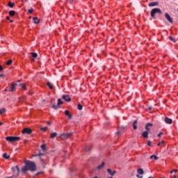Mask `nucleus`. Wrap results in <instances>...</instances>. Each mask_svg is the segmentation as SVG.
<instances>
[{
  "label": "nucleus",
  "instance_id": "nucleus-35",
  "mask_svg": "<svg viewBox=\"0 0 178 178\" xmlns=\"http://www.w3.org/2000/svg\"><path fill=\"white\" fill-rule=\"evenodd\" d=\"M70 114V113L69 112V111L66 110V111H65V116H68Z\"/></svg>",
  "mask_w": 178,
  "mask_h": 178
},
{
  "label": "nucleus",
  "instance_id": "nucleus-48",
  "mask_svg": "<svg viewBox=\"0 0 178 178\" xmlns=\"http://www.w3.org/2000/svg\"><path fill=\"white\" fill-rule=\"evenodd\" d=\"M4 74H0V77H4Z\"/></svg>",
  "mask_w": 178,
  "mask_h": 178
},
{
  "label": "nucleus",
  "instance_id": "nucleus-12",
  "mask_svg": "<svg viewBox=\"0 0 178 178\" xmlns=\"http://www.w3.org/2000/svg\"><path fill=\"white\" fill-rule=\"evenodd\" d=\"M16 86H17V83H12L11 84V88L10 89V92H13L15 90H16Z\"/></svg>",
  "mask_w": 178,
  "mask_h": 178
},
{
  "label": "nucleus",
  "instance_id": "nucleus-42",
  "mask_svg": "<svg viewBox=\"0 0 178 178\" xmlns=\"http://www.w3.org/2000/svg\"><path fill=\"white\" fill-rule=\"evenodd\" d=\"M147 145H148L149 147H151V140H149V141L147 142Z\"/></svg>",
  "mask_w": 178,
  "mask_h": 178
},
{
  "label": "nucleus",
  "instance_id": "nucleus-38",
  "mask_svg": "<svg viewBox=\"0 0 178 178\" xmlns=\"http://www.w3.org/2000/svg\"><path fill=\"white\" fill-rule=\"evenodd\" d=\"M76 1H77V0H70V3H76Z\"/></svg>",
  "mask_w": 178,
  "mask_h": 178
},
{
  "label": "nucleus",
  "instance_id": "nucleus-34",
  "mask_svg": "<svg viewBox=\"0 0 178 178\" xmlns=\"http://www.w3.org/2000/svg\"><path fill=\"white\" fill-rule=\"evenodd\" d=\"M46 145H41V149H42V151H45V148H46Z\"/></svg>",
  "mask_w": 178,
  "mask_h": 178
},
{
  "label": "nucleus",
  "instance_id": "nucleus-3",
  "mask_svg": "<svg viewBox=\"0 0 178 178\" xmlns=\"http://www.w3.org/2000/svg\"><path fill=\"white\" fill-rule=\"evenodd\" d=\"M6 140L8 143H16V141H19V140H20V137H19V136H7V137H6Z\"/></svg>",
  "mask_w": 178,
  "mask_h": 178
},
{
  "label": "nucleus",
  "instance_id": "nucleus-30",
  "mask_svg": "<svg viewBox=\"0 0 178 178\" xmlns=\"http://www.w3.org/2000/svg\"><path fill=\"white\" fill-rule=\"evenodd\" d=\"M7 66H10L12 65V60H9L8 61L6 62Z\"/></svg>",
  "mask_w": 178,
  "mask_h": 178
},
{
  "label": "nucleus",
  "instance_id": "nucleus-1",
  "mask_svg": "<svg viewBox=\"0 0 178 178\" xmlns=\"http://www.w3.org/2000/svg\"><path fill=\"white\" fill-rule=\"evenodd\" d=\"M25 165L22 168V172L26 175L28 170L30 172H35V169H37V165L34 161L25 160L24 161Z\"/></svg>",
  "mask_w": 178,
  "mask_h": 178
},
{
  "label": "nucleus",
  "instance_id": "nucleus-57",
  "mask_svg": "<svg viewBox=\"0 0 178 178\" xmlns=\"http://www.w3.org/2000/svg\"><path fill=\"white\" fill-rule=\"evenodd\" d=\"M18 81V83H20V80H19V81Z\"/></svg>",
  "mask_w": 178,
  "mask_h": 178
},
{
  "label": "nucleus",
  "instance_id": "nucleus-11",
  "mask_svg": "<svg viewBox=\"0 0 178 178\" xmlns=\"http://www.w3.org/2000/svg\"><path fill=\"white\" fill-rule=\"evenodd\" d=\"M165 123H167V124H172V123H173V120H172L168 117H165Z\"/></svg>",
  "mask_w": 178,
  "mask_h": 178
},
{
  "label": "nucleus",
  "instance_id": "nucleus-59",
  "mask_svg": "<svg viewBox=\"0 0 178 178\" xmlns=\"http://www.w3.org/2000/svg\"><path fill=\"white\" fill-rule=\"evenodd\" d=\"M174 177H176V175H174Z\"/></svg>",
  "mask_w": 178,
  "mask_h": 178
},
{
  "label": "nucleus",
  "instance_id": "nucleus-44",
  "mask_svg": "<svg viewBox=\"0 0 178 178\" xmlns=\"http://www.w3.org/2000/svg\"><path fill=\"white\" fill-rule=\"evenodd\" d=\"M68 117V119H72V115L69 114L68 115H67Z\"/></svg>",
  "mask_w": 178,
  "mask_h": 178
},
{
  "label": "nucleus",
  "instance_id": "nucleus-56",
  "mask_svg": "<svg viewBox=\"0 0 178 178\" xmlns=\"http://www.w3.org/2000/svg\"><path fill=\"white\" fill-rule=\"evenodd\" d=\"M4 91H8V89L4 90Z\"/></svg>",
  "mask_w": 178,
  "mask_h": 178
},
{
  "label": "nucleus",
  "instance_id": "nucleus-25",
  "mask_svg": "<svg viewBox=\"0 0 178 178\" xmlns=\"http://www.w3.org/2000/svg\"><path fill=\"white\" fill-rule=\"evenodd\" d=\"M104 166H105V162H102V165H100L97 167V169H102V168H104Z\"/></svg>",
  "mask_w": 178,
  "mask_h": 178
},
{
  "label": "nucleus",
  "instance_id": "nucleus-6",
  "mask_svg": "<svg viewBox=\"0 0 178 178\" xmlns=\"http://www.w3.org/2000/svg\"><path fill=\"white\" fill-rule=\"evenodd\" d=\"M73 135V133L70 132V133H65L62 134L60 137L61 140H67L70 137H71Z\"/></svg>",
  "mask_w": 178,
  "mask_h": 178
},
{
  "label": "nucleus",
  "instance_id": "nucleus-53",
  "mask_svg": "<svg viewBox=\"0 0 178 178\" xmlns=\"http://www.w3.org/2000/svg\"><path fill=\"white\" fill-rule=\"evenodd\" d=\"M10 23H13V20H10Z\"/></svg>",
  "mask_w": 178,
  "mask_h": 178
},
{
  "label": "nucleus",
  "instance_id": "nucleus-17",
  "mask_svg": "<svg viewBox=\"0 0 178 178\" xmlns=\"http://www.w3.org/2000/svg\"><path fill=\"white\" fill-rule=\"evenodd\" d=\"M137 123H138L137 120H134L133 122V127L134 130H137Z\"/></svg>",
  "mask_w": 178,
  "mask_h": 178
},
{
  "label": "nucleus",
  "instance_id": "nucleus-52",
  "mask_svg": "<svg viewBox=\"0 0 178 178\" xmlns=\"http://www.w3.org/2000/svg\"><path fill=\"white\" fill-rule=\"evenodd\" d=\"M6 19L7 20H10V17H6Z\"/></svg>",
  "mask_w": 178,
  "mask_h": 178
},
{
  "label": "nucleus",
  "instance_id": "nucleus-28",
  "mask_svg": "<svg viewBox=\"0 0 178 178\" xmlns=\"http://www.w3.org/2000/svg\"><path fill=\"white\" fill-rule=\"evenodd\" d=\"M85 150L86 151V152H90L91 148H90V146H86Z\"/></svg>",
  "mask_w": 178,
  "mask_h": 178
},
{
  "label": "nucleus",
  "instance_id": "nucleus-27",
  "mask_svg": "<svg viewBox=\"0 0 178 178\" xmlns=\"http://www.w3.org/2000/svg\"><path fill=\"white\" fill-rule=\"evenodd\" d=\"M8 6L9 8H13V6H15V3H12V2H8Z\"/></svg>",
  "mask_w": 178,
  "mask_h": 178
},
{
  "label": "nucleus",
  "instance_id": "nucleus-14",
  "mask_svg": "<svg viewBox=\"0 0 178 178\" xmlns=\"http://www.w3.org/2000/svg\"><path fill=\"white\" fill-rule=\"evenodd\" d=\"M33 23H34L35 24H40V20H39L38 17H34L33 18Z\"/></svg>",
  "mask_w": 178,
  "mask_h": 178
},
{
  "label": "nucleus",
  "instance_id": "nucleus-51",
  "mask_svg": "<svg viewBox=\"0 0 178 178\" xmlns=\"http://www.w3.org/2000/svg\"><path fill=\"white\" fill-rule=\"evenodd\" d=\"M2 124H3V122H0V126H2Z\"/></svg>",
  "mask_w": 178,
  "mask_h": 178
},
{
  "label": "nucleus",
  "instance_id": "nucleus-54",
  "mask_svg": "<svg viewBox=\"0 0 178 178\" xmlns=\"http://www.w3.org/2000/svg\"><path fill=\"white\" fill-rule=\"evenodd\" d=\"M40 173H41V172H38V173L36 175V176H38V175H40Z\"/></svg>",
  "mask_w": 178,
  "mask_h": 178
},
{
  "label": "nucleus",
  "instance_id": "nucleus-5",
  "mask_svg": "<svg viewBox=\"0 0 178 178\" xmlns=\"http://www.w3.org/2000/svg\"><path fill=\"white\" fill-rule=\"evenodd\" d=\"M60 105H63V102L61 99H58L57 104H52L51 108H53V109H59V108H60Z\"/></svg>",
  "mask_w": 178,
  "mask_h": 178
},
{
  "label": "nucleus",
  "instance_id": "nucleus-31",
  "mask_svg": "<svg viewBox=\"0 0 178 178\" xmlns=\"http://www.w3.org/2000/svg\"><path fill=\"white\" fill-rule=\"evenodd\" d=\"M162 144H165V140H162L161 142H159V143L157 144V145H158V147H159V146L162 145Z\"/></svg>",
  "mask_w": 178,
  "mask_h": 178
},
{
  "label": "nucleus",
  "instance_id": "nucleus-8",
  "mask_svg": "<svg viewBox=\"0 0 178 178\" xmlns=\"http://www.w3.org/2000/svg\"><path fill=\"white\" fill-rule=\"evenodd\" d=\"M165 19H167L169 23H171V24L173 23V19H172V17H170V15L168 13L165 14Z\"/></svg>",
  "mask_w": 178,
  "mask_h": 178
},
{
  "label": "nucleus",
  "instance_id": "nucleus-45",
  "mask_svg": "<svg viewBox=\"0 0 178 178\" xmlns=\"http://www.w3.org/2000/svg\"><path fill=\"white\" fill-rule=\"evenodd\" d=\"M148 109H149V111H152V106H149Z\"/></svg>",
  "mask_w": 178,
  "mask_h": 178
},
{
  "label": "nucleus",
  "instance_id": "nucleus-15",
  "mask_svg": "<svg viewBox=\"0 0 178 178\" xmlns=\"http://www.w3.org/2000/svg\"><path fill=\"white\" fill-rule=\"evenodd\" d=\"M149 134V132L145 131L144 132L142 133V136L144 138H148V134Z\"/></svg>",
  "mask_w": 178,
  "mask_h": 178
},
{
  "label": "nucleus",
  "instance_id": "nucleus-21",
  "mask_svg": "<svg viewBox=\"0 0 178 178\" xmlns=\"http://www.w3.org/2000/svg\"><path fill=\"white\" fill-rule=\"evenodd\" d=\"M58 136V133L54 132L51 134V138H55Z\"/></svg>",
  "mask_w": 178,
  "mask_h": 178
},
{
  "label": "nucleus",
  "instance_id": "nucleus-23",
  "mask_svg": "<svg viewBox=\"0 0 178 178\" xmlns=\"http://www.w3.org/2000/svg\"><path fill=\"white\" fill-rule=\"evenodd\" d=\"M47 86H49V88H50V90H52V88H54V86H52V83H51V82H47Z\"/></svg>",
  "mask_w": 178,
  "mask_h": 178
},
{
  "label": "nucleus",
  "instance_id": "nucleus-2",
  "mask_svg": "<svg viewBox=\"0 0 178 178\" xmlns=\"http://www.w3.org/2000/svg\"><path fill=\"white\" fill-rule=\"evenodd\" d=\"M162 15V10L160 8H153L150 12L152 19H155V15Z\"/></svg>",
  "mask_w": 178,
  "mask_h": 178
},
{
  "label": "nucleus",
  "instance_id": "nucleus-24",
  "mask_svg": "<svg viewBox=\"0 0 178 178\" xmlns=\"http://www.w3.org/2000/svg\"><path fill=\"white\" fill-rule=\"evenodd\" d=\"M5 112H6V108H3L0 109V115L5 113Z\"/></svg>",
  "mask_w": 178,
  "mask_h": 178
},
{
  "label": "nucleus",
  "instance_id": "nucleus-46",
  "mask_svg": "<svg viewBox=\"0 0 178 178\" xmlns=\"http://www.w3.org/2000/svg\"><path fill=\"white\" fill-rule=\"evenodd\" d=\"M115 134H116V136H119V134H120V131H117V132L115 133Z\"/></svg>",
  "mask_w": 178,
  "mask_h": 178
},
{
  "label": "nucleus",
  "instance_id": "nucleus-18",
  "mask_svg": "<svg viewBox=\"0 0 178 178\" xmlns=\"http://www.w3.org/2000/svg\"><path fill=\"white\" fill-rule=\"evenodd\" d=\"M149 159H155V161H158V159H159V157H158L156 155H152V156H150Z\"/></svg>",
  "mask_w": 178,
  "mask_h": 178
},
{
  "label": "nucleus",
  "instance_id": "nucleus-37",
  "mask_svg": "<svg viewBox=\"0 0 178 178\" xmlns=\"http://www.w3.org/2000/svg\"><path fill=\"white\" fill-rule=\"evenodd\" d=\"M29 13H33L34 12V9L31 8L30 10H28Z\"/></svg>",
  "mask_w": 178,
  "mask_h": 178
},
{
  "label": "nucleus",
  "instance_id": "nucleus-32",
  "mask_svg": "<svg viewBox=\"0 0 178 178\" xmlns=\"http://www.w3.org/2000/svg\"><path fill=\"white\" fill-rule=\"evenodd\" d=\"M31 55L33 58H37V56H38V54H37V53H32Z\"/></svg>",
  "mask_w": 178,
  "mask_h": 178
},
{
  "label": "nucleus",
  "instance_id": "nucleus-60",
  "mask_svg": "<svg viewBox=\"0 0 178 178\" xmlns=\"http://www.w3.org/2000/svg\"><path fill=\"white\" fill-rule=\"evenodd\" d=\"M150 1H154V0H150Z\"/></svg>",
  "mask_w": 178,
  "mask_h": 178
},
{
  "label": "nucleus",
  "instance_id": "nucleus-22",
  "mask_svg": "<svg viewBox=\"0 0 178 178\" xmlns=\"http://www.w3.org/2000/svg\"><path fill=\"white\" fill-rule=\"evenodd\" d=\"M3 158H4V159H9V158H10V156H8V154L4 153L3 154Z\"/></svg>",
  "mask_w": 178,
  "mask_h": 178
},
{
  "label": "nucleus",
  "instance_id": "nucleus-4",
  "mask_svg": "<svg viewBox=\"0 0 178 178\" xmlns=\"http://www.w3.org/2000/svg\"><path fill=\"white\" fill-rule=\"evenodd\" d=\"M11 169L13 170V177H18L20 173V169L19 168V166L16 165L15 167H13Z\"/></svg>",
  "mask_w": 178,
  "mask_h": 178
},
{
  "label": "nucleus",
  "instance_id": "nucleus-19",
  "mask_svg": "<svg viewBox=\"0 0 178 178\" xmlns=\"http://www.w3.org/2000/svg\"><path fill=\"white\" fill-rule=\"evenodd\" d=\"M137 172L138 173V175H144V170H143V168H138Z\"/></svg>",
  "mask_w": 178,
  "mask_h": 178
},
{
  "label": "nucleus",
  "instance_id": "nucleus-40",
  "mask_svg": "<svg viewBox=\"0 0 178 178\" xmlns=\"http://www.w3.org/2000/svg\"><path fill=\"white\" fill-rule=\"evenodd\" d=\"M163 135V132H160L158 134L157 137H161V136Z\"/></svg>",
  "mask_w": 178,
  "mask_h": 178
},
{
  "label": "nucleus",
  "instance_id": "nucleus-58",
  "mask_svg": "<svg viewBox=\"0 0 178 178\" xmlns=\"http://www.w3.org/2000/svg\"><path fill=\"white\" fill-rule=\"evenodd\" d=\"M94 178H98V177H95Z\"/></svg>",
  "mask_w": 178,
  "mask_h": 178
},
{
  "label": "nucleus",
  "instance_id": "nucleus-13",
  "mask_svg": "<svg viewBox=\"0 0 178 178\" xmlns=\"http://www.w3.org/2000/svg\"><path fill=\"white\" fill-rule=\"evenodd\" d=\"M158 5H159V3L158 1H154V2L149 3L148 4V6H149V7L158 6Z\"/></svg>",
  "mask_w": 178,
  "mask_h": 178
},
{
  "label": "nucleus",
  "instance_id": "nucleus-20",
  "mask_svg": "<svg viewBox=\"0 0 178 178\" xmlns=\"http://www.w3.org/2000/svg\"><path fill=\"white\" fill-rule=\"evenodd\" d=\"M8 13H9L10 16H14L15 15H16V11H15V10H10Z\"/></svg>",
  "mask_w": 178,
  "mask_h": 178
},
{
  "label": "nucleus",
  "instance_id": "nucleus-47",
  "mask_svg": "<svg viewBox=\"0 0 178 178\" xmlns=\"http://www.w3.org/2000/svg\"><path fill=\"white\" fill-rule=\"evenodd\" d=\"M136 177L143 178V176H140L139 175H136Z\"/></svg>",
  "mask_w": 178,
  "mask_h": 178
},
{
  "label": "nucleus",
  "instance_id": "nucleus-9",
  "mask_svg": "<svg viewBox=\"0 0 178 178\" xmlns=\"http://www.w3.org/2000/svg\"><path fill=\"white\" fill-rule=\"evenodd\" d=\"M62 98L63 99H65V101H67V102H70L72 101V98H70L67 95H63Z\"/></svg>",
  "mask_w": 178,
  "mask_h": 178
},
{
  "label": "nucleus",
  "instance_id": "nucleus-29",
  "mask_svg": "<svg viewBox=\"0 0 178 178\" xmlns=\"http://www.w3.org/2000/svg\"><path fill=\"white\" fill-rule=\"evenodd\" d=\"M77 108H78L79 111H81L83 109V105L79 104H78Z\"/></svg>",
  "mask_w": 178,
  "mask_h": 178
},
{
  "label": "nucleus",
  "instance_id": "nucleus-36",
  "mask_svg": "<svg viewBox=\"0 0 178 178\" xmlns=\"http://www.w3.org/2000/svg\"><path fill=\"white\" fill-rule=\"evenodd\" d=\"M170 40L171 41H172L173 42H176V39H175V38H172V37H170Z\"/></svg>",
  "mask_w": 178,
  "mask_h": 178
},
{
  "label": "nucleus",
  "instance_id": "nucleus-55",
  "mask_svg": "<svg viewBox=\"0 0 178 178\" xmlns=\"http://www.w3.org/2000/svg\"><path fill=\"white\" fill-rule=\"evenodd\" d=\"M12 177H7V178H12Z\"/></svg>",
  "mask_w": 178,
  "mask_h": 178
},
{
  "label": "nucleus",
  "instance_id": "nucleus-10",
  "mask_svg": "<svg viewBox=\"0 0 178 178\" xmlns=\"http://www.w3.org/2000/svg\"><path fill=\"white\" fill-rule=\"evenodd\" d=\"M107 172H108V175H110V176H115V175L116 174V170L112 171V170H111V168H108Z\"/></svg>",
  "mask_w": 178,
  "mask_h": 178
},
{
  "label": "nucleus",
  "instance_id": "nucleus-41",
  "mask_svg": "<svg viewBox=\"0 0 178 178\" xmlns=\"http://www.w3.org/2000/svg\"><path fill=\"white\" fill-rule=\"evenodd\" d=\"M173 172H175V173H177V170H171L170 173L172 174Z\"/></svg>",
  "mask_w": 178,
  "mask_h": 178
},
{
  "label": "nucleus",
  "instance_id": "nucleus-7",
  "mask_svg": "<svg viewBox=\"0 0 178 178\" xmlns=\"http://www.w3.org/2000/svg\"><path fill=\"white\" fill-rule=\"evenodd\" d=\"M22 133V134H31V133H33V130L30 128H24Z\"/></svg>",
  "mask_w": 178,
  "mask_h": 178
},
{
  "label": "nucleus",
  "instance_id": "nucleus-43",
  "mask_svg": "<svg viewBox=\"0 0 178 178\" xmlns=\"http://www.w3.org/2000/svg\"><path fill=\"white\" fill-rule=\"evenodd\" d=\"M41 155H44V154H35V156H41Z\"/></svg>",
  "mask_w": 178,
  "mask_h": 178
},
{
  "label": "nucleus",
  "instance_id": "nucleus-26",
  "mask_svg": "<svg viewBox=\"0 0 178 178\" xmlns=\"http://www.w3.org/2000/svg\"><path fill=\"white\" fill-rule=\"evenodd\" d=\"M19 87H22V88H23V90H26V84L19 83Z\"/></svg>",
  "mask_w": 178,
  "mask_h": 178
},
{
  "label": "nucleus",
  "instance_id": "nucleus-33",
  "mask_svg": "<svg viewBox=\"0 0 178 178\" xmlns=\"http://www.w3.org/2000/svg\"><path fill=\"white\" fill-rule=\"evenodd\" d=\"M47 129H48V127H41L40 130H42V131H46Z\"/></svg>",
  "mask_w": 178,
  "mask_h": 178
},
{
  "label": "nucleus",
  "instance_id": "nucleus-50",
  "mask_svg": "<svg viewBox=\"0 0 178 178\" xmlns=\"http://www.w3.org/2000/svg\"><path fill=\"white\" fill-rule=\"evenodd\" d=\"M22 2L24 3V2H27V0H22Z\"/></svg>",
  "mask_w": 178,
  "mask_h": 178
},
{
  "label": "nucleus",
  "instance_id": "nucleus-49",
  "mask_svg": "<svg viewBox=\"0 0 178 178\" xmlns=\"http://www.w3.org/2000/svg\"><path fill=\"white\" fill-rule=\"evenodd\" d=\"M47 124H52V123L49 121H47Z\"/></svg>",
  "mask_w": 178,
  "mask_h": 178
},
{
  "label": "nucleus",
  "instance_id": "nucleus-39",
  "mask_svg": "<svg viewBox=\"0 0 178 178\" xmlns=\"http://www.w3.org/2000/svg\"><path fill=\"white\" fill-rule=\"evenodd\" d=\"M3 67H2V65H0V72H3Z\"/></svg>",
  "mask_w": 178,
  "mask_h": 178
},
{
  "label": "nucleus",
  "instance_id": "nucleus-16",
  "mask_svg": "<svg viewBox=\"0 0 178 178\" xmlns=\"http://www.w3.org/2000/svg\"><path fill=\"white\" fill-rule=\"evenodd\" d=\"M149 127H152V124H151V123H147V124H146V126H145L146 131H148V133H149Z\"/></svg>",
  "mask_w": 178,
  "mask_h": 178
}]
</instances>
